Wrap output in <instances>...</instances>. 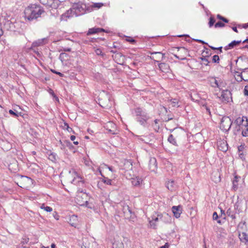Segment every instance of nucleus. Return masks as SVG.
Returning <instances> with one entry per match:
<instances>
[{"instance_id":"1","label":"nucleus","mask_w":248,"mask_h":248,"mask_svg":"<svg viewBox=\"0 0 248 248\" xmlns=\"http://www.w3.org/2000/svg\"><path fill=\"white\" fill-rule=\"evenodd\" d=\"M45 13V11L40 5L31 4L25 8L24 17L26 20L32 21L41 16Z\"/></svg>"},{"instance_id":"2","label":"nucleus","mask_w":248,"mask_h":248,"mask_svg":"<svg viewBox=\"0 0 248 248\" xmlns=\"http://www.w3.org/2000/svg\"><path fill=\"white\" fill-rule=\"evenodd\" d=\"M134 113L137 116V121L143 126H145L147 121L150 117L146 110L141 108L138 107L135 108Z\"/></svg>"},{"instance_id":"3","label":"nucleus","mask_w":248,"mask_h":248,"mask_svg":"<svg viewBox=\"0 0 248 248\" xmlns=\"http://www.w3.org/2000/svg\"><path fill=\"white\" fill-rule=\"evenodd\" d=\"M72 9L77 16L83 15L86 13H88V4H86L81 1L74 3L72 5Z\"/></svg>"},{"instance_id":"4","label":"nucleus","mask_w":248,"mask_h":248,"mask_svg":"<svg viewBox=\"0 0 248 248\" xmlns=\"http://www.w3.org/2000/svg\"><path fill=\"white\" fill-rule=\"evenodd\" d=\"M99 104L102 108H110L112 106V101L110 99V95L108 94L101 95L99 99Z\"/></svg>"},{"instance_id":"5","label":"nucleus","mask_w":248,"mask_h":248,"mask_svg":"<svg viewBox=\"0 0 248 248\" xmlns=\"http://www.w3.org/2000/svg\"><path fill=\"white\" fill-rule=\"evenodd\" d=\"M233 122L229 117H223L220 124V128L224 131H228L231 127Z\"/></svg>"},{"instance_id":"6","label":"nucleus","mask_w":248,"mask_h":248,"mask_svg":"<svg viewBox=\"0 0 248 248\" xmlns=\"http://www.w3.org/2000/svg\"><path fill=\"white\" fill-rule=\"evenodd\" d=\"M40 3L48 7L57 9L61 4L59 0H40Z\"/></svg>"},{"instance_id":"7","label":"nucleus","mask_w":248,"mask_h":248,"mask_svg":"<svg viewBox=\"0 0 248 248\" xmlns=\"http://www.w3.org/2000/svg\"><path fill=\"white\" fill-rule=\"evenodd\" d=\"M220 98L223 102L226 103L229 102L231 100H232L231 92L228 90H223L221 92Z\"/></svg>"},{"instance_id":"8","label":"nucleus","mask_w":248,"mask_h":248,"mask_svg":"<svg viewBox=\"0 0 248 248\" xmlns=\"http://www.w3.org/2000/svg\"><path fill=\"white\" fill-rule=\"evenodd\" d=\"M47 41V39L46 38H44L42 39H38L36 41H34L32 44L31 47L29 48L30 49H33V47H36L37 46H42L45 45Z\"/></svg>"},{"instance_id":"9","label":"nucleus","mask_w":248,"mask_h":248,"mask_svg":"<svg viewBox=\"0 0 248 248\" xmlns=\"http://www.w3.org/2000/svg\"><path fill=\"white\" fill-rule=\"evenodd\" d=\"M158 219L165 223L170 222L171 220V217L167 213H163L157 215Z\"/></svg>"},{"instance_id":"10","label":"nucleus","mask_w":248,"mask_h":248,"mask_svg":"<svg viewBox=\"0 0 248 248\" xmlns=\"http://www.w3.org/2000/svg\"><path fill=\"white\" fill-rule=\"evenodd\" d=\"M174 216L176 218H179L182 213V207L181 206H173L171 208Z\"/></svg>"},{"instance_id":"11","label":"nucleus","mask_w":248,"mask_h":248,"mask_svg":"<svg viewBox=\"0 0 248 248\" xmlns=\"http://www.w3.org/2000/svg\"><path fill=\"white\" fill-rule=\"evenodd\" d=\"M104 5L102 2L93 3L91 5L88 4V12L91 13L95 9H99Z\"/></svg>"},{"instance_id":"12","label":"nucleus","mask_w":248,"mask_h":248,"mask_svg":"<svg viewBox=\"0 0 248 248\" xmlns=\"http://www.w3.org/2000/svg\"><path fill=\"white\" fill-rule=\"evenodd\" d=\"M153 56L151 57V58L154 60L155 62L159 63V60H162L164 57V54L160 52H155L152 53Z\"/></svg>"},{"instance_id":"13","label":"nucleus","mask_w":248,"mask_h":248,"mask_svg":"<svg viewBox=\"0 0 248 248\" xmlns=\"http://www.w3.org/2000/svg\"><path fill=\"white\" fill-rule=\"evenodd\" d=\"M105 31L103 28H93L89 29L87 33V35H90L92 34H94L96 33H98L101 32H105Z\"/></svg>"},{"instance_id":"14","label":"nucleus","mask_w":248,"mask_h":248,"mask_svg":"<svg viewBox=\"0 0 248 248\" xmlns=\"http://www.w3.org/2000/svg\"><path fill=\"white\" fill-rule=\"evenodd\" d=\"M215 84L214 88H217L220 89L225 86V83L220 78L218 77H215Z\"/></svg>"},{"instance_id":"15","label":"nucleus","mask_w":248,"mask_h":248,"mask_svg":"<svg viewBox=\"0 0 248 248\" xmlns=\"http://www.w3.org/2000/svg\"><path fill=\"white\" fill-rule=\"evenodd\" d=\"M215 84L214 88H217L220 89L225 86V83L220 78L218 77H215Z\"/></svg>"},{"instance_id":"16","label":"nucleus","mask_w":248,"mask_h":248,"mask_svg":"<svg viewBox=\"0 0 248 248\" xmlns=\"http://www.w3.org/2000/svg\"><path fill=\"white\" fill-rule=\"evenodd\" d=\"M246 119H248L247 117L243 116L242 117H239L236 119V120L233 122V125H237L244 127L243 125Z\"/></svg>"},{"instance_id":"17","label":"nucleus","mask_w":248,"mask_h":248,"mask_svg":"<svg viewBox=\"0 0 248 248\" xmlns=\"http://www.w3.org/2000/svg\"><path fill=\"white\" fill-rule=\"evenodd\" d=\"M143 180L139 176H136L135 177L131 178V183L133 186H139L142 184Z\"/></svg>"},{"instance_id":"18","label":"nucleus","mask_w":248,"mask_h":248,"mask_svg":"<svg viewBox=\"0 0 248 248\" xmlns=\"http://www.w3.org/2000/svg\"><path fill=\"white\" fill-rule=\"evenodd\" d=\"M218 148L222 152H226L228 150L227 142L224 141H220L217 142Z\"/></svg>"},{"instance_id":"19","label":"nucleus","mask_w":248,"mask_h":248,"mask_svg":"<svg viewBox=\"0 0 248 248\" xmlns=\"http://www.w3.org/2000/svg\"><path fill=\"white\" fill-rule=\"evenodd\" d=\"M149 169L152 171H155L157 169V164L155 158L151 159L149 164Z\"/></svg>"},{"instance_id":"20","label":"nucleus","mask_w":248,"mask_h":248,"mask_svg":"<svg viewBox=\"0 0 248 248\" xmlns=\"http://www.w3.org/2000/svg\"><path fill=\"white\" fill-rule=\"evenodd\" d=\"M166 185L168 189L171 191L175 190L177 187L176 184L173 180L169 181Z\"/></svg>"},{"instance_id":"21","label":"nucleus","mask_w":248,"mask_h":248,"mask_svg":"<svg viewBox=\"0 0 248 248\" xmlns=\"http://www.w3.org/2000/svg\"><path fill=\"white\" fill-rule=\"evenodd\" d=\"M68 222L71 226L76 228L78 223V217L75 215L71 216L69 218Z\"/></svg>"},{"instance_id":"22","label":"nucleus","mask_w":248,"mask_h":248,"mask_svg":"<svg viewBox=\"0 0 248 248\" xmlns=\"http://www.w3.org/2000/svg\"><path fill=\"white\" fill-rule=\"evenodd\" d=\"M123 211L124 216L125 218L130 217L131 216L132 211L130 209L128 205H124L123 206Z\"/></svg>"},{"instance_id":"23","label":"nucleus","mask_w":248,"mask_h":248,"mask_svg":"<svg viewBox=\"0 0 248 248\" xmlns=\"http://www.w3.org/2000/svg\"><path fill=\"white\" fill-rule=\"evenodd\" d=\"M242 129V135L243 137H248V120L246 119Z\"/></svg>"},{"instance_id":"24","label":"nucleus","mask_w":248,"mask_h":248,"mask_svg":"<svg viewBox=\"0 0 248 248\" xmlns=\"http://www.w3.org/2000/svg\"><path fill=\"white\" fill-rule=\"evenodd\" d=\"M239 238L242 242L244 243L246 245H248V235L246 232H243L240 233Z\"/></svg>"},{"instance_id":"25","label":"nucleus","mask_w":248,"mask_h":248,"mask_svg":"<svg viewBox=\"0 0 248 248\" xmlns=\"http://www.w3.org/2000/svg\"><path fill=\"white\" fill-rule=\"evenodd\" d=\"M158 67L161 71L163 72H168L169 70V65L165 63H159Z\"/></svg>"},{"instance_id":"26","label":"nucleus","mask_w":248,"mask_h":248,"mask_svg":"<svg viewBox=\"0 0 248 248\" xmlns=\"http://www.w3.org/2000/svg\"><path fill=\"white\" fill-rule=\"evenodd\" d=\"M241 43V41H235L234 40L230 43L228 46L225 47L224 49L225 50H228L229 49L232 48L235 46L237 45H239Z\"/></svg>"},{"instance_id":"27","label":"nucleus","mask_w":248,"mask_h":248,"mask_svg":"<svg viewBox=\"0 0 248 248\" xmlns=\"http://www.w3.org/2000/svg\"><path fill=\"white\" fill-rule=\"evenodd\" d=\"M99 172H100V174L101 175V176H103V177H104V178H103V180H102V181H103L104 183H105V184H107V185H112V180H111V179H108V178H107V177H105V176L102 174V172H101V171L100 170V169H99Z\"/></svg>"},{"instance_id":"28","label":"nucleus","mask_w":248,"mask_h":248,"mask_svg":"<svg viewBox=\"0 0 248 248\" xmlns=\"http://www.w3.org/2000/svg\"><path fill=\"white\" fill-rule=\"evenodd\" d=\"M9 113L10 114H11L12 116L17 118L19 117V116H22V113L21 112H18L15 109L12 110L10 109L9 110Z\"/></svg>"},{"instance_id":"29","label":"nucleus","mask_w":248,"mask_h":248,"mask_svg":"<svg viewBox=\"0 0 248 248\" xmlns=\"http://www.w3.org/2000/svg\"><path fill=\"white\" fill-rule=\"evenodd\" d=\"M168 141L171 144H173L175 146H178L176 140L174 138L173 135L170 134L168 139Z\"/></svg>"},{"instance_id":"30","label":"nucleus","mask_w":248,"mask_h":248,"mask_svg":"<svg viewBox=\"0 0 248 248\" xmlns=\"http://www.w3.org/2000/svg\"><path fill=\"white\" fill-rule=\"evenodd\" d=\"M226 214L228 215V216L230 217L232 219H234L236 218L234 211L232 210L231 208H229L227 210Z\"/></svg>"},{"instance_id":"31","label":"nucleus","mask_w":248,"mask_h":248,"mask_svg":"<svg viewBox=\"0 0 248 248\" xmlns=\"http://www.w3.org/2000/svg\"><path fill=\"white\" fill-rule=\"evenodd\" d=\"M240 178V177H238L237 176H235L234 178V179L232 181L233 186L232 187L234 190H236L238 188V179Z\"/></svg>"},{"instance_id":"32","label":"nucleus","mask_w":248,"mask_h":248,"mask_svg":"<svg viewBox=\"0 0 248 248\" xmlns=\"http://www.w3.org/2000/svg\"><path fill=\"white\" fill-rule=\"evenodd\" d=\"M112 248H124V244L121 241H115L113 244Z\"/></svg>"},{"instance_id":"33","label":"nucleus","mask_w":248,"mask_h":248,"mask_svg":"<svg viewBox=\"0 0 248 248\" xmlns=\"http://www.w3.org/2000/svg\"><path fill=\"white\" fill-rule=\"evenodd\" d=\"M170 105H171L173 107H179V102L176 98H174L170 100Z\"/></svg>"},{"instance_id":"34","label":"nucleus","mask_w":248,"mask_h":248,"mask_svg":"<svg viewBox=\"0 0 248 248\" xmlns=\"http://www.w3.org/2000/svg\"><path fill=\"white\" fill-rule=\"evenodd\" d=\"M235 126L233 128V133L235 135H237L238 132H239L243 128V127L240 125H234Z\"/></svg>"},{"instance_id":"35","label":"nucleus","mask_w":248,"mask_h":248,"mask_svg":"<svg viewBox=\"0 0 248 248\" xmlns=\"http://www.w3.org/2000/svg\"><path fill=\"white\" fill-rule=\"evenodd\" d=\"M208 82L210 85L213 87L215 88V77H209L208 78Z\"/></svg>"},{"instance_id":"36","label":"nucleus","mask_w":248,"mask_h":248,"mask_svg":"<svg viewBox=\"0 0 248 248\" xmlns=\"http://www.w3.org/2000/svg\"><path fill=\"white\" fill-rule=\"evenodd\" d=\"M56 156L57 155L55 153H51L48 155V159L53 162H55L56 161Z\"/></svg>"},{"instance_id":"37","label":"nucleus","mask_w":248,"mask_h":248,"mask_svg":"<svg viewBox=\"0 0 248 248\" xmlns=\"http://www.w3.org/2000/svg\"><path fill=\"white\" fill-rule=\"evenodd\" d=\"M42 209H44L47 212H50L52 211V208L49 206H45L44 204H42L40 206Z\"/></svg>"},{"instance_id":"38","label":"nucleus","mask_w":248,"mask_h":248,"mask_svg":"<svg viewBox=\"0 0 248 248\" xmlns=\"http://www.w3.org/2000/svg\"><path fill=\"white\" fill-rule=\"evenodd\" d=\"M219 217L217 212H215L213 214V220H216L217 221V222L219 224H221V220L220 219H218Z\"/></svg>"},{"instance_id":"39","label":"nucleus","mask_w":248,"mask_h":248,"mask_svg":"<svg viewBox=\"0 0 248 248\" xmlns=\"http://www.w3.org/2000/svg\"><path fill=\"white\" fill-rule=\"evenodd\" d=\"M217 18H218L220 20H221L225 23L229 22V20L227 18H225L224 17L221 16V15H220L219 14L217 15Z\"/></svg>"},{"instance_id":"40","label":"nucleus","mask_w":248,"mask_h":248,"mask_svg":"<svg viewBox=\"0 0 248 248\" xmlns=\"http://www.w3.org/2000/svg\"><path fill=\"white\" fill-rule=\"evenodd\" d=\"M215 21H216L215 19H214V17H210L209 18V21L208 23L209 27H212L213 26V25L214 24Z\"/></svg>"},{"instance_id":"41","label":"nucleus","mask_w":248,"mask_h":248,"mask_svg":"<svg viewBox=\"0 0 248 248\" xmlns=\"http://www.w3.org/2000/svg\"><path fill=\"white\" fill-rule=\"evenodd\" d=\"M213 62L215 63H219V56L217 55H215L213 57L212 59Z\"/></svg>"},{"instance_id":"42","label":"nucleus","mask_w":248,"mask_h":248,"mask_svg":"<svg viewBox=\"0 0 248 248\" xmlns=\"http://www.w3.org/2000/svg\"><path fill=\"white\" fill-rule=\"evenodd\" d=\"M224 26H225V24L221 22V21L217 22L215 25V28H218V27L222 28Z\"/></svg>"},{"instance_id":"43","label":"nucleus","mask_w":248,"mask_h":248,"mask_svg":"<svg viewBox=\"0 0 248 248\" xmlns=\"http://www.w3.org/2000/svg\"><path fill=\"white\" fill-rule=\"evenodd\" d=\"M235 79L238 82L242 81L243 80L246 81V80L243 79L241 74L237 75L235 77Z\"/></svg>"},{"instance_id":"44","label":"nucleus","mask_w":248,"mask_h":248,"mask_svg":"<svg viewBox=\"0 0 248 248\" xmlns=\"http://www.w3.org/2000/svg\"><path fill=\"white\" fill-rule=\"evenodd\" d=\"M202 107H203V109H205L206 112L207 113H208L209 114L211 115L210 108L208 106H207L206 105H203Z\"/></svg>"},{"instance_id":"45","label":"nucleus","mask_w":248,"mask_h":248,"mask_svg":"<svg viewBox=\"0 0 248 248\" xmlns=\"http://www.w3.org/2000/svg\"><path fill=\"white\" fill-rule=\"evenodd\" d=\"M201 60L204 62V64L205 65H208V63L210 62L205 57L201 58Z\"/></svg>"},{"instance_id":"46","label":"nucleus","mask_w":248,"mask_h":248,"mask_svg":"<svg viewBox=\"0 0 248 248\" xmlns=\"http://www.w3.org/2000/svg\"><path fill=\"white\" fill-rule=\"evenodd\" d=\"M208 46L213 50H219L220 52H222V46L218 47H214L212 46H210L209 45H208Z\"/></svg>"},{"instance_id":"47","label":"nucleus","mask_w":248,"mask_h":248,"mask_svg":"<svg viewBox=\"0 0 248 248\" xmlns=\"http://www.w3.org/2000/svg\"><path fill=\"white\" fill-rule=\"evenodd\" d=\"M158 122H159V120H157V119H155V121H154V123L155 124V130L156 131H157V130L159 129V125H158Z\"/></svg>"},{"instance_id":"48","label":"nucleus","mask_w":248,"mask_h":248,"mask_svg":"<svg viewBox=\"0 0 248 248\" xmlns=\"http://www.w3.org/2000/svg\"><path fill=\"white\" fill-rule=\"evenodd\" d=\"M64 125L65 126V128H66V130L68 132H71L72 131V128L69 127V125H68V124L67 123H64Z\"/></svg>"},{"instance_id":"49","label":"nucleus","mask_w":248,"mask_h":248,"mask_svg":"<svg viewBox=\"0 0 248 248\" xmlns=\"http://www.w3.org/2000/svg\"><path fill=\"white\" fill-rule=\"evenodd\" d=\"M243 93L245 96H248V85L245 87Z\"/></svg>"},{"instance_id":"50","label":"nucleus","mask_w":248,"mask_h":248,"mask_svg":"<svg viewBox=\"0 0 248 248\" xmlns=\"http://www.w3.org/2000/svg\"><path fill=\"white\" fill-rule=\"evenodd\" d=\"M4 108L0 105V118H2L3 115L4 113Z\"/></svg>"},{"instance_id":"51","label":"nucleus","mask_w":248,"mask_h":248,"mask_svg":"<svg viewBox=\"0 0 248 248\" xmlns=\"http://www.w3.org/2000/svg\"><path fill=\"white\" fill-rule=\"evenodd\" d=\"M51 71H52L53 73H55V74H57V75H59L60 77H63V75H63V74H62V73H61L59 72H57V71H55V70H51Z\"/></svg>"},{"instance_id":"52","label":"nucleus","mask_w":248,"mask_h":248,"mask_svg":"<svg viewBox=\"0 0 248 248\" xmlns=\"http://www.w3.org/2000/svg\"><path fill=\"white\" fill-rule=\"evenodd\" d=\"M150 226L153 228H155L156 226V224H155V222H154V220H152L150 221Z\"/></svg>"},{"instance_id":"53","label":"nucleus","mask_w":248,"mask_h":248,"mask_svg":"<svg viewBox=\"0 0 248 248\" xmlns=\"http://www.w3.org/2000/svg\"><path fill=\"white\" fill-rule=\"evenodd\" d=\"M31 50L33 51L34 53H35L38 56H40V54L38 52L37 50H36L35 47H33V49H30Z\"/></svg>"},{"instance_id":"54","label":"nucleus","mask_w":248,"mask_h":248,"mask_svg":"<svg viewBox=\"0 0 248 248\" xmlns=\"http://www.w3.org/2000/svg\"><path fill=\"white\" fill-rule=\"evenodd\" d=\"M95 53L97 55H102V50L100 49L97 48L95 50Z\"/></svg>"},{"instance_id":"55","label":"nucleus","mask_w":248,"mask_h":248,"mask_svg":"<svg viewBox=\"0 0 248 248\" xmlns=\"http://www.w3.org/2000/svg\"><path fill=\"white\" fill-rule=\"evenodd\" d=\"M194 41H196L197 42H198V43H201L202 44H206V45H208V44L206 42H205L204 41L202 40H200V39H194Z\"/></svg>"},{"instance_id":"56","label":"nucleus","mask_w":248,"mask_h":248,"mask_svg":"<svg viewBox=\"0 0 248 248\" xmlns=\"http://www.w3.org/2000/svg\"><path fill=\"white\" fill-rule=\"evenodd\" d=\"M125 165H127L129 169L132 168V164L130 162L128 161H126V162L125 163Z\"/></svg>"},{"instance_id":"57","label":"nucleus","mask_w":248,"mask_h":248,"mask_svg":"<svg viewBox=\"0 0 248 248\" xmlns=\"http://www.w3.org/2000/svg\"><path fill=\"white\" fill-rule=\"evenodd\" d=\"M244 148V145H240L238 147V149L239 152L242 151Z\"/></svg>"},{"instance_id":"58","label":"nucleus","mask_w":248,"mask_h":248,"mask_svg":"<svg viewBox=\"0 0 248 248\" xmlns=\"http://www.w3.org/2000/svg\"><path fill=\"white\" fill-rule=\"evenodd\" d=\"M63 50L65 52H70L71 51V48H64Z\"/></svg>"},{"instance_id":"59","label":"nucleus","mask_w":248,"mask_h":248,"mask_svg":"<svg viewBox=\"0 0 248 248\" xmlns=\"http://www.w3.org/2000/svg\"><path fill=\"white\" fill-rule=\"evenodd\" d=\"M232 30H233L234 31H235V32H237H237H238V30H237V28H236V27H233L232 28Z\"/></svg>"},{"instance_id":"60","label":"nucleus","mask_w":248,"mask_h":248,"mask_svg":"<svg viewBox=\"0 0 248 248\" xmlns=\"http://www.w3.org/2000/svg\"><path fill=\"white\" fill-rule=\"evenodd\" d=\"M108 168L109 169V170L112 172L114 171L113 169H112V167H109V166H108V165H106Z\"/></svg>"},{"instance_id":"61","label":"nucleus","mask_w":248,"mask_h":248,"mask_svg":"<svg viewBox=\"0 0 248 248\" xmlns=\"http://www.w3.org/2000/svg\"><path fill=\"white\" fill-rule=\"evenodd\" d=\"M70 139L71 140L74 141L76 139V137L74 135H72L70 137Z\"/></svg>"},{"instance_id":"62","label":"nucleus","mask_w":248,"mask_h":248,"mask_svg":"<svg viewBox=\"0 0 248 248\" xmlns=\"http://www.w3.org/2000/svg\"><path fill=\"white\" fill-rule=\"evenodd\" d=\"M128 41L132 43H135V40L133 39H131L130 40H128Z\"/></svg>"},{"instance_id":"63","label":"nucleus","mask_w":248,"mask_h":248,"mask_svg":"<svg viewBox=\"0 0 248 248\" xmlns=\"http://www.w3.org/2000/svg\"><path fill=\"white\" fill-rule=\"evenodd\" d=\"M243 27L245 29L248 28V23L243 24Z\"/></svg>"},{"instance_id":"64","label":"nucleus","mask_w":248,"mask_h":248,"mask_svg":"<svg viewBox=\"0 0 248 248\" xmlns=\"http://www.w3.org/2000/svg\"><path fill=\"white\" fill-rule=\"evenodd\" d=\"M152 220H154V222H156V221H158V220H159L158 218V217H155V218H153V219H152Z\"/></svg>"}]
</instances>
